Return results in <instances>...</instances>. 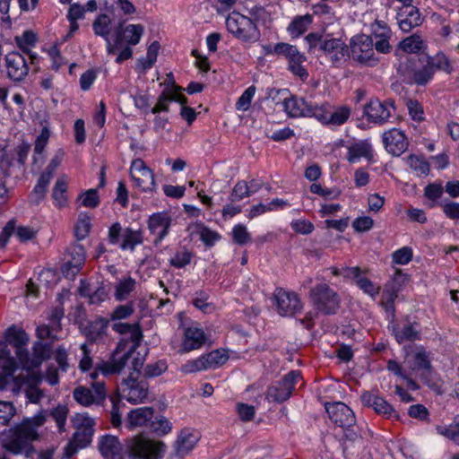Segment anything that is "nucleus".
I'll use <instances>...</instances> for the list:
<instances>
[{"label": "nucleus", "instance_id": "5701e85b", "mask_svg": "<svg viewBox=\"0 0 459 459\" xmlns=\"http://www.w3.org/2000/svg\"><path fill=\"white\" fill-rule=\"evenodd\" d=\"M206 341L204 332L197 327L185 329L181 351L189 352L199 349Z\"/></svg>", "mask_w": 459, "mask_h": 459}, {"label": "nucleus", "instance_id": "58836bf2", "mask_svg": "<svg viewBox=\"0 0 459 459\" xmlns=\"http://www.w3.org/2000/svg\"><path fill=\"white\" fill-rule=\"evenodd\" d=\"M108 327V321L105 319H98L94 322H91L89 326V330L87 333L88 338L91 342H96L100 339L103 335L106 334V330Z\"/></svg>", "mask_w": 459, "mask_h": 459}, {"label": "nucleus", "instance_id": "ea45409f", "mask_svg": "<svg viewBox=\"0 0 459 459\" xmlns=\"http://www.w3.org/2000/svg\"><path fill=\"white\" fill-rule=\"evenodd\" d=\"M73 394L74 400L83 406L97 403L92 391L87 387L78 386L74 390Z\"/></svg>", "mask_w": 459, "mask_h": 459}, {"label": "nucleus", "instance_id": "20e7f679", "mask_svg": "<svg viewBox=\"0 0 459 459\" xmlns=\"http://www.w3.org/2000/svg\"><path fill=\"white\" fill-rule=\"evenodd\" d=\"M127 342V339H121L113 351L110 359L97 364L96 370L100 371L103 375L120 373L125 368L128 359L133 357L139 347V345H135V342H132L133 345L126 350Z\"/></svg>", "mask_w": 459, "mask_h": 459}, {"label": "nucleus", "instance_id": "052dcab7", "mask_svg": "<svg viewBox=\"0 0 459 459\" xmlns=\"http://www.w3.org/2000/svg\"><path fill=\"white\" fill-rule=\"evenodd\" d=\"M356 283L360 290H362L365 293L373 298L379 293L380 288L375 286L374 283L368 278L360 276L356 281Z\"/></svg>", "mask_w": 459, "mask_h": 459}, {"label": "nucleus", "instance_id": "aec40b11", "mask_svg": "<svg viewBox=\"0 0 459 459\" xmlns=\"http://www.w3.org/2000/svg\"><path fill=\"white\" fill-rule=\"evenodd\" d=\"M5 66L10 79L22 81L29 72L25 58L18 52H10L5 56Z\"/></svg>", "mask_w": 459, "mask_h": 459}, {"label": "nucleus", "instance_id": "f257e3e1", "mask_svg": "<svg viewBox=\"0 0 459 459\" xmlns=\"http://www.w3.org/2000/svg\"><path fill=\"white\" fill-rule=\"evenodd\" d=\"M46 421V416L39 413L31 418H25L19 424L6 429L0 433V445L8 453L17 455L25 454L30 456L34 450L31 442L37 440V429Z\"/></svg>", "mask_w": 459, "mask_h": 459}, {"label": "nucleus", "instance_id": "c756f323", "mask_svg": "<svg viewBox=\"0 0 459 459\" xmlns=\"http://www.w3.org/2000/svg\"><path fill=\"white\" fill-rule=\"evenodd\" d=\"M360 158H365L367 160L372 159L371 146L366 142L354 143L348 149L347 160L350 162L354 163Z\"/></svg>", "mask_w": 459, "mask_h": 459}, {"label": "nucleus", "instance_id": "72a5a7b5", "mask_svg": "<svg viewBox=\"0 0 459 459\" xmlns=\"http://www.w3.org/2000/svg\"><path fill=\"white\" fill-rule=\"evenodd\" d=\"M399 48L404 52L411 54L424 50L426 44L419 34H413L400 41Z\"/></svg>", "mask_w": 459, "mask_h": 459}, {"label": "nucleus", "instance_id": "c9c22d12", "mask_svg": "<svg viewBox=\"0 0 459 459\" xmlns=\"http://www.w3.org/2000/svg\"><path fill=\"white\" fill-rule=\"evenodd\" d=\"M431 369L429 355L423 348H420L414 355L413 371L420 372L421 376L426 375Z\"/></svg>", "mask_w": 459, "mask_h": 459}, {"label": "nucleus", "instance_id": "6ab92c4d", "mask_svg": "<svg viewBox=\"0 0 459 459\" xmlns=\"http://www.w3.org/2000/svg\"><path fill=\"white\" fill-rule=\"evenodd\" d=\"M385 150L394 156L402 155L408 148V141L403 131L393 128L383 134Z\"/></svg>", "mask_w": 459, "mask_h": 459}, {"label": "nucleus", "instance_id": "412c9836", "mask_svg": "<svg viewBox=\"0 0 459 459\" xmlns=\"http://www.w3.org/2000/svg\"><path fill=\"white\" fill-rule=\"evenodd\" d=\"M171 221V217L167 212H157L150 216L148 229L152 235L156 236L153 241L155 245L159 244L169 234Z\"/></svg>", "mask_w": 459, "mask_h": 459}, {"label": "nucleus", "instance_id": "dca6fc26", "mask_svg": "<svg viewBox=\"0 0 459 459\" xmlns=\"http://www.w3.org/2000/svg\"><path fill=\"white\" fill-rule=\"evenodd\" d=\"M325 409L331 420L341 428H351L356 422L354 412L343 403H326Z\"/></svg>", "mask_w": 459, "mask_h": 459}, {"label": "nucleus", "instance_id": "9d476101", "mask_svg": "<svg viewBox=\"0 0 459 459\" xmlns=\"http://www.w3.org/2000/svg\"><path fill=\"white\" fill-rule=\"evenodd\" d=\"M283 107L286 113L292 117H310L324 119L322 108L307 101L303 98L290 97L284 99Z\"/></svg>", "mask_w": 459, "mask_h": 459}, {"label": "nucleus", "instance_id": "a878e982", "mask_svg": "<svg viewBox=\"0 0 459 459\" xmlns=\"http://www.w3.org/2000/svg\"><path fill=\"white\" fill-rule=\"evenodd\" d=\"M319 107L322 108V114L325 118L318 120L325 125L341 126L348 120L351 113V108L347 106L339 107L333 113L328 110V104H322L319 105Z\"/></svg>", "mask_w": 459, "mask_h": 459}, {"label": "nucleus", "instance_id": "9b49d317", "mask_svg": "<svg viewBox=\"0 0 459 459\" xmlns=\"http://www.w3.org/2000/svg\"><path fill=\"white\" fill-rule=\"evenodd\" d=\"M273 300L277 313L281 316H293L302 308L299 296L282 288L274 290Z\"/></svg>", "mask_w": 459, "mask_h": 459}, {"label": "nucleus", "instance_id": "3c124183", "mask_svg": "<svg viewBox=\"0 0 459 459\" xmlns=\"http://www.w3.org/2000/svg\"><path fill=\"white\" fill-rule=\"evenodd\" d=\"M232 238L236 244L243 246L251 241V235L246 226L238 224L232 230Z\"/></svg>", "mask_w": 459, "mask_h": 459}, {"label": "nucleus", "instance_id": "b1692460", "mask_svg": "<svg viewBox=\"0 0 459 459\" xmlns=\"http://www.w3.org/2000/svg\"><path fill=\"white\" fill-rule=\"evenodd\" d=\"M400 29H414L421 25L423 18L416 6L408 9H399L396 14Z\"/></svg>", "mask_w": 459, "mask_h": 459}, {"label": "nucleus", "instance_id": "0eeeda50", "mask_svg": "<svg viewBox=\"0 0 459 459\" xmlns=\"http://www.w3.org/2000/svg\"><path fill=\"white\" fill-rule=\"evenodd\" d=\"M119 390L121 397L132 404L143 403L148 399L149 384L145 379L135 377L134 372L123 379Z\"/></svg>", "mask_w": 459, "mask_h": 459}, {"label": "nucleus", "instance_id": "e433bc0d", "mask_svg": "<svg viewBox=\"0 0 459 459\" xmlns=\"http://www.w3.org/2000/svg\"><path fill=\"white\" fill-rule=\"evenodd\" d=\"M399 288L385 287L382 294L381 305L392 317L394 316V300L397 298Z\"/></svg>", "mask_w": 459, "mask_h": 459}, {"label": "nucleus", "instance_id": "f704fd0d", "mask_svg": "<svg viewBox=\"0 0 459 459\" xmlns=\"http://www.w3.org/2000/svg\"><path fill=\"white\" fill-rule=\"evenodd\" d=\"M67 183L64 177L58 178L55 184L52 192V197L55 200L56 205L61 209L67 205Z\"/></svg>", "mask_w": 459, "mask_h": 459}, {"label": "nucleus", "instance_id": "ddd939ff", "mask_svg": "<svg viewBox=\"0 0 459 459\" xmlns=\"http://www.w3.org/2000/svg\"><path fill=\"white\" fill-rule=\"evenodd\" d=\"M199 439L200 436L196 430L182 429L178 435L169 459H184L194 449Z\"/></svg>", "mask_w": 459, "mask_h": 459}, {"label": "nucleus", "instance_id": "bb28decb", "mask_svg": "<svg viewBox=\"0 0 459 459\" xmlns=\"http://www.w3.org/2000/svg\"><path fill=\"white\" fill-rule=\"evenodd\" d=\"M7 341L16 349V356L19 359L26 357L25 346L29 342V336L24 330H18L14 326L9 327L6 333Z\"/></svg>", "mask_w": 459, "mask_h": 459}, {"label": "nucleus", "instance_id": "13d9d810", "mask_svg": "<svg viewBox=\"0 0 459 459\" xmlns=\"http://www.w3.org/2000/svg\"><path fill=\"white\" fill-rule=\"evenodd\" d=\"M192 259V253L188 250L178 251L175 255L170 259L169 263L171 265L177 268H182L188 264Z\"/></svg>", "mask_w": 459, "mask_h": 459}, {"label": "nucleus", "instance_id": "7c9ffc66", "mask_svg": "<svg viewBox=\"0 0 459 459\" xmlns=\"http://www.w3.org/2000/svg\"><path fill=\"white\" fill-rule=\"evenodd\" d=\"M14 39L18 48L29 55L33 62L37 56L31 53V48L35 46L38 40L37 35L32 30H24L22 36H16Z\"/></svg>", "mask_w": 459, "mask_h": 459}, {"label": "nucleus", "instance_id": "4c0bfd02", "mask_svg": "<svg viewBox=\"0 0 459 459\" xmlns=\"http://www.w3.org/2000/svg\"><path fill=\"white\" fill-rule=\"evenodd\" d=\"M427 63L429 65L432 66L433 70H441L448 74L453 71V67L448 57L442 52L437 53L434 56H429Z\"/></svg>", "mask_w": 459, "mask_h": 459}, {"label": "nucleus", "instance_id": "39448f33", "mask_svg": "<svg viewBox=\"0 0 459 459\" xmlns=\"http://www.w3.org/2000/svg\"><path fill=\"white\" fill-rule=\"evenodd\" d=\"M373 47L374 42L370 36L360 33L352 37L350 42L352 59L362 65H376L379 60Z\"/></svg>", "mask_w": 459, "mask_h": 459}, {"label": "nucleus", "instance_id": "49530a36", "mask_svg": "<svg viewBox=\"0 0 459 459\" xmlns=\"http://www.w3.org/2000/svg\"><path fill=\"white\" fill-rule=\"evenodd\" d=\"M251 194L252 191L249 190L248 183L245 180H240L234 186L230 199L231 202H236L250 196Z\"/></svg>", "mask_w": 459, "mask_h": 459}, {"label": "nucleus", "instance_id": "423d86ee", "mask_svg": "<svg viewBox=\"0 0 459 459\" xmlns=\"http://www.w3.org/2000/svg\"><path fill=\"white\" fill-rule=\"evenodd\" d=\"M309 295L316 308L325 315L335 314L340 307L338 294L326 283L312 288Z\"/></svg>", "mask_w": 459, "mask_h": 459}, {"label": "nucleus", "instance_id": "864d4df0", "mask_svg": "<svg viewBox=\"0 0 459 459\" xmlns=\"http://www.w3.org/2000/svg\"><path fill=\"white\" fill-rule=\"evenodd\" d=\"M249 20L240 14L239 13L233 12L229 14L226 19L227 29H241V27L247 26Z\"/></svg>", "mask_w": 459, "mask_h": 459}, {"label": "nucleus", "instance_id": "a18cd8bd", "mask_svg": "<svg viewBox=\"0 0 459 459\" xmlns=\"http://www.w3.org/2000/svg\"><path fill=\"white\" fill-rule=\"evenodd\" d=\"M16 414V408L12 402L0 401V424L6 426Z\"/></svg>", "mask_w": 459, "mask_h": 459}, {"label": "nucleus", "instance_id": "a19ab883", "mask_svg": "<svg viewBox=\"0 0 459 459\" xmlns=\"http://www.w3.org/2000/svg\"><path fill=\"white\" fill-rule=\"evenodd\" d=\"M407 162L418 176H427L429 172V164L422 157L411 154L407 158Z\"/></svg>", "mask_w": 459, "mask_h": 459}, {"label": "nucleus", "instance_id": "8fccbe9b", "mask_svg": "<svg viewBox=\"0 0 459 459\" xmlns=\"http://www.w3.org/2000/svg\"><path fill=\"white\" fill-rule=\"evenodd\" d=\"M208 368L207 360L204 355L196 359L189 360L181 367V371L186 374L205 370Z\"/></svg>", "mask_w": 459, "mask_h": 459}, {"label": "nucleus", "instance_id": "37998d69", "mask_svg": "<svg viewBox=\"0 0 459 459\" xmlns=\"http://www.w3.org/2000/svg\"><path fill=\"white\" fill-rule=\"evenodd\" d=\"M193 228L206 246H213L220 239V235L217 232L211 230L203 224H195Z\"/></svg>", "mask_w": 459, "mask_h": 459}, {"label": "nucleus", "instance_id": "4be33fe9", "mask_svg": "<svg viewBox=\"0 0 459 459\" xmlns=\"http://www.w3.org/2000/svg\"><path fill=\"white\" fill-rule=\"evenodd\" d=\"M361 401L363 404L372 407L378 414H383L386 417L394 416L398 418V415L393 406L382 397L376 396L375 394L367 392L361 395Z\"/></svg>", "mask_w": 459, "mask_h": 459}, {"label": "nucleus", "instance_id": "5fc2aeb1", "mask_svg": "<svg viewBox=\"0 0 459 459\" xmlns=\"http://www.w3.org/2000/svg\"><path fill=\"white\" fill-rule=\"evenodd\" d=\"M255 91L256 89L254 85L249 86L238 100L236 103L237 109L243 111L249 109Z\"/></svg>", "mask_w": 459, "mask_h": 459}, {"label": "nucleus", "instance_id": "a211bd4d", "mask_svg": "<svg viewBox=\"0 0 459 459\" xmlns=\"http://www.w3.org/2000/svg\"><path fill=\"white\" fill-rule=\"evenodd\" d=\"M69 258L62 266V273L66 278H74L85 263V250L82 245H74L68 252Z\"/></svg>", "mask_w": 459, "mask_h": 459}, {"label": "nucleus", "instance_id": "0e129e2a", "mask_svg": "<svg viewBox=\"0 0 459 459\" xmlns=\"http://www.w3.org/2000/svg\"><path fill=\"white\" fill-rule=\"evenodd\" d=\"M344 44L345 43L340 39L325 38L323 42H321L320 49L323 50L325 54L328 56L334 52L336 49H339V48Z\"/></svg>", "mask_w": 459, "mask_h": 459}, {"label": "nucleus", "instance_id": "f8f14e48", "mask_svg": "<svg viewBox=\"0 0 459 459\" xmlns=\"http://www.w3.org/2000/svg\"><path fill=\"white\" fill-rule=\"evenodd\" d=\"M53 354V347L51 342L36 341L32 346V354L30 355L26 351V357L22 356L20 363L26 370H32L40 367L45 361L49 359Z\"/></svg>", "mask_w": 459, "mask_h": 459}, {"label": "nucleus", "instance_id": "680f3d73", "mask_svg": "<svg viewBox=\"0 0 459 459\" xmlns=\"http://www.w3.org/2000/svg\"><path fill=\"white\" fill-rule=\"evenodd\" d=\"M211 6L218 13H224L230 11L238 2L242 0H207Z\"/></svg>", "mask_w": 459, "mask_h": 459}, {"label": "nucleus", "instance_id": "4468645a", "mask_svg": "<svg viewBox=\"0 0 459 459\" xmlns=\"http://www.w3.org/2000/svg\"><path fill=\"white\" fill-rule=\"evenodd\" d=\"M130 174L135 186L142 191L155 189L154 174L142 159H135L132 161Z\"/></svg>", "mask_w": 459, "mask_h": 459}, {"label": "nucleus", "instance_id": "4d7b16f0", "mask_svg": "<svg viewBox=\"0 0 459 459\" xmlns=\"http://www.w3.org/2000/svg\"><path fill=\"white\" fill-rule=\"evenodd\" d=\"M434 74V70L431 65L427 63L421 69L417 70L413 74V80L419 85L426 84Z\"/></svg>", "mask_w": 459, "mask_h": 459}, {"label": "nucleus", "instance_id": "f3484780", "mask_svg": "<svg viewBox=\"0 0 459 459\" xmlns=\"http://www.w3.org/2000/svg\"><path fill=\"white\" fill-rule=\"evenodd\" d=\"M391 109H394L393 101L381 102L376 99L365 105L364 114L368 121L383 124L390 117Z\"/></svg>", "mask_w": 459, "mask_h": 459}, {"label": "nucleus", "instance_id": "bf43d9fd", "mask_svg": "<svg viewBox=\"0 0 459 459\" xmlns=\"http://www.w3.org/2000/svg\"><path fill=\"white\" fill-rule=\"evenodd\" d=\"M168 368V366L165 361L159 360L157 362L148 364L144 368V377H159L162 373H164Z\"/></svg>", "mask_w": 459, "mask_h": 459}, {"label": "nucleus", "instance_id": "1a4fd4ad", "mask_svg": "<svg viewBox=\"0 0 459 459\" xmlns=\"http://www.w3.org/2000/svg\"><path fill=\"white\" fill-rule=\"evenodd\" d=\"M120 237H122V242L120 248L122 250L134 251L137 245L143 243V236L141 230H134L131 228L122 229L119 222L112 224L108 229V241L112 245L118 243Z\"/></svg>", "mask_w": 459, "mask_h": 459}, {"label": "nucleus", "instance_id": "774afa93", "mask_svg": "<svg viewBox=\"0 0 459 459\" xmlns=\"http://www.w3.org/2000/svg\"><path fill=\"white\" fill-rule=\"evenodd\" d=\"M194 306L204 313H210L212 309V304L208 302V295L204 292L196 293L193 300Z\"/></svg>", "mask_w": 459, "mask_h": 459}, {"label": "nucleus", "instance_id": "79ce46f5", "mask_svg": "<svg viewBox=\"0 0 459 459\" xmlns=\"http://www.w3.org/2000/svg\"><path fill=\"white\" fill-rule=\"evenodd\" d=\"M394 336L399 343L404 341H415L420 339V333L414 324H409L403 327L400 331L394 332Z\"/></svg>", "mask_w": 459, "mask_h": 459}, {"label": "nucleus", "instance_id": "473e14b6", "mask_svg": "<svg viewBox=\"0 0 459 459\" xmlns=\"http://www.w3.org/2000/svg\"><path fill=\"white\" fill-rule=\"evenodd\" d=\"M61 329V324L57 322L56 325H40L36 329V335L38 341L53 342L58 340L56 333Z\"/></svg>", "mask_w": 459, "mask_h": 459}, {"label": "nucleus", "instance_id": "6e6552de", "mask_svg": "<svg viewBox=\"0 0 459 459\" xmlns=\"http://www.w3.org/2000/svg\"><path fill=\"white\" fill-rule=\"evenodd\" d=\"M76 431L74 434L72 441L68 445L67 456L74 454L78 448H83L88 446L93 435L94 420L85 413H78L74 418Z\"/></svg>", "mask_w": 459, "mask_h": 459}, {"label": "nucleus", "instance_id": "338daca9", "mask_svg": "<svg viewBox=\"0 0 459 459\" xmlns=\"http://www.w3.org/2000/svg\"><path fill=\"white\" fill-rule=\"evenodd\" d=\"M290 225L296 233L303 235L310 234L314 230V225L307 220H295Z\"/></svg>", "mask_w": 459, "mask_h": 459}, {"label": "nucleus", "instance_id": "603ef678", "mask_svg": "<svg viewBox=\"0 0 459 459\" xmlns=\"http://www.w3.org/2000/svg\"><path fill=\"white\" fill-rule=\"evenodd\" d=\"M135 281L132 278H128L125 281H120L116 286V298L118 300H124L127 298L129 293L134 290Z\"/></svg>", "mask_w": 459, "mask_h": 459}, {"label": "nucleus", "instance_id": "cd10ccee", "mask_svg": "<svg viewBox=\"0 0 459 459\" xmlns=\"http://www.w3.org/2000/svg\"><path fill=\"white\" fill-rule=\"evenodd\" d=\"M152 407H141L130 411L127 415V425L129 429L141 427L146 424L153 417Z\"/></svg>", "mask_w": 459, "mask_h": 459}, {"label": "nucleus", "instance_id": "de8ad7c7", "mask_svg": "<svg viewBox=\"0 0 459 459\" xmlns=\"http://www.w3.org/2000/svg\"><path fill=\"white\" fill-rule=\"evenodd\" d=\"M151 430L156 436H164L171 431V423L165 417L160 416L152 421L150 425Z\"/></svg>", "mask_w": 459, "mask_h": 459}, {"label": "nucleus", "instance_id": "e2e57ef3", "mask_svg": "<svg viewBox=\"0 0 459 459\" xmlns=\"http://www.w3.org/2000/svg\"><path fill=\"white\" fill-rule=\"evenodd\" d=\"M374 225V220L369 216H362L355 219L352 227L358 232L368 231Z\"/></svg>", "mask_w": 459, "mask_h": 459}, {"label": "nucleus", "instance_id": "2eb2a0df", "mask_svg": "<svg viewBox=\"0 0 459 459\" xmlns=\"http://www.w3.org/2000/svg\"><path fill=\"white\" fill-rule=\"evenodd\" d=\"M301 378L299 371H290L277 385L268 389L267 397L273 402L282 403L288 400L291 394L295 384Z\"/></svg>", "mask_w": 459, "mask_h": 459}, {"label": "nucleus", "instance_id": "69168bd1", "mask_svg": "<svg viewBox=\"0 0 459 459\" xmlns=\"http://www.w3.org/2000/svg\"><path fill=\"white\" fill-rule=\"evenodd\" d=\"M412 258V250L410 247H403L393 254V260L398 264H406Z\"/></svg>", "mask_w": 459, "mask_h": 459}, {"label": "nucleus", "instance_id": "09e8293b", "mask_svg": "<svg viewBox=\"0 0 459 459\" xmlns=\"http://www.w3.org/2000/svg\"><path fill=\"white\" fill-rule=\"evenodd\" d=\"M85 14V7L80 4H73L70 5L67 18L71 23V29H78L77 21L83 19Z\"/></svg>", "mask_w": 459, "mask_h": 459}, {"label": "nucleus", "instance_id": "6e6d98bb", "mask_svg": "<svg viewBox=\"0 0 459 459\" xmlns=\"http://www.w3.org/2000/svg\"><path fill=\"white\" fill-rule=\"evenodd\" d=\"M81 204L84 207L95 208L100 204V197L96 189H89L79 196Z\"/></svg>", "mask_w": 459, "mask_h": 459}, {"label": "nucleus", "instance_id": "f03ea898", "mask_svg": "<svg viewBox=\"0 0 459 459\" xmlns=\"http://www.w3.org/2000/svg\"><path fill=\"white\" fill-rule=\"evenodd\" d=\"M96 34L103 37L108 44L109 54H116L117 63H122L132 56V49L129 45H135L141 38V30H96Z\"/></svg>", "mask_w": 459, "mask_h": 459}, {"label": "nucleus", "instance_id": "393cba45", "mask_svg": "<svg viewBox=\"0 0 459 459\" xmlns=\"http://www.w3.org/2000/svg\"><path fill=\"white\" fill-rule=\"evenodd\" d=\"M99 449L105 459L122 458V446L114 436H103L99 442Z\"/></svg>", "mask_w": 459, "mask_h": 459}, {"label": "nucleus", "instance_id": "2f4dec72", "mask_svg": "<svg viewBox=\"0 0 459 459\" xmlns=\"http://www.w3.org/2000/svg\"><path fill=\"white\" fill-rule=\"evenodd\" d=\"M287 58L289 60V69L292 74L299 76L303 81L307 80L308 74L302 65L306 61V56L300 54L296 48L295 51L290 53V56Z\"/></svg>", "mask_w": 459, "mask_h": 459}, {"label": "nucleus", "instance_id": "c85d7f7f", "mask_svg": "<svg viewBox=\"0 0 459 459\" xmlns=\"http://www.w3.org/2000/svg\"><path fill=\"white\" fill-rule=\"evenodd\" d=\"M114 331L120 334H128L131 342H135V345H140L143 338V333L139 324L115 323L112 325Z\"/></svg>", "mask_w": 459, "mask_h": 459}, {"label": "nucleus", "instance_id": "7ed1b4c3", "mask_svg": "<svg viewBox=\"0 0 459 459\" xmlns=\"http://www.w3.org/2000/svg\"><path fill=\"white\" fill-rule=\"evenodd\" d=\"M164 447L163 442L152 440L143 434L136 435L127 441L129 455L136 459H160Z\"/></svg>", "mask_w": 459, "mask_h": 459}, {"label": "nucleus", "instance_id": "c03bdc74", "mask_svg": "<svg viewBox=\"0 0 459 459\" xmlns=\"http://www.w3.org/2000/svg\"><path fill=\"white\" fill-rule=\"evenodd\" d=\"M204 358L207 360L208 368H211L226 363L229 359V355L224 350H215L204 355Z\"/></svg>", "mask_w": 459, "mask_h": 459}]
</instances>
